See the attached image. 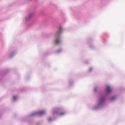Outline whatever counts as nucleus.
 Segmentation results:
<instances>
[{
    "mask_svg": "<svg viewBox=\"0 0 125 125\" xmlns=\"http://www.w3.org/2000/svg\"><path fill=\"white\" fill-rule=\"evenodd\" d=\"M62 30L61 28H60L59 29V31L57 32L56 34V39L55 40V42L56 44H58L60 42V41L59 39L60 35L61 34V31Z\"/></svg>",
    "mask_w": 125,
    "mask_h": 125,
    "instance_id": "obj_1",
    "label": "nucleus"
},
{
    "mask_svg": "<svg viewBox=\"0 0 125 125\" xmlns=\"http://www.w3.org/2000/svg\"><path fill=\"white\" fill-rule=\"evenodd\" d=\"M45 112L44 111H42L39 113L35 112L31 114V115L32 116L36 115H41L45 114Z\"/></svg>",
    "mask_w": 125,
    "mask_h": 125,
    "instance_id": "obj_2",
    "label": "nucleus"
},
{
    "mask_svg": "<svg viewBox=\"0 0 125 125\" xmlns=\"http://www.w3.org/2000/svg\"><path fill=\"white\" fill-rule=\"evenodd\" d=\"M106 91L107 93H108L112 91V89L109 86L107 85L106 86Z\"/></svg>",
    "mask_w": 125,
    "mask_h": 125,
    "instance_id": "obj_3",
    "label": "nucleus"
},
{
    "mask_svg": "<svg viewBox=\"0 0 125 125\" xmlns=\"http://www.w3.org/2000/svg\"><path fill=\"white\" fill-rule=\"evenodd\" d=\"M32 16V14L30 15L28 17H27L26 18V20H28Z\"/></svg>",
    "mask_w": 125,
    "mask_h": 125,
    "instance_id": "obj_4",
    "label": "nucleus"
},
{
    "mask_svg": "<svg viewBox=\"0 0 125 125\" xmlns=\"http://www.w3.org/2000/svg\"><path fill=\"white\" fill-rule=\"evenodd\" d=\"M104 100V98H102L100 100V103H102L103 102Z\"/></svg>",
    "mask_w": 125,
    "mask_h": 125,
    "instance_id": "obj_5",
    "label": "nucleus"
},
{
    "mask_svg": "<svg viewBox=\"0 0 125 125\" xmlns=\"http://www.w3.org/2000/svg\"><path fill=\"white\" fill-rule=\"evenodd\" d=\"M65 114V112H62L60 113L59 115H64Z\"/></svg>",
    "mask_w": 125,
    "mask_h": 125,
    "instance_id": "obj_6",
    "label": "nucleus"
},
{
    "mask_svg": "<svg viewBox=\"0 0 125 125\" xmlns=\"http://www.w3.org/2000/svg\"><path fill=\"white\" fill-rule=\"evenodd\" d=\"M16 98L17 97L15 96H13V99L14 100H15Z\"/></svg>",
    "mask_w": 125,
    "mask_h": 125,
    "instance_id": "obj_7",
    "label": "nucleus"
},
{
    "mask_svg": "<svg viewBox=\"0 0 125 125\" xmlns=\"http://www.w3.org/2000/svg\"><path fill=\"white\" fill-rule=\"evenodd\" d=\"M92 69V68L91 67L89 69V71L90 72Z\"/></svg>",
    "mask_w": 125,
    "mask_h": 125,
    "instance_id": "obj_8",
    "label": "nucleus"
},
{
    "mask_svg": "<svg viewBox=\"0 0 125 125\" xmlns=\"http://www.w3.org/2000/svg\"><path fill=\"white\" fill-rule=\"evenodd\" d=\"M49 121H50L51 120V118H49Z\"/></svg>",
    "mask_w": 125,
    "mask_h": 125,
    "instance_id": "obj_9",
    "label": "nucleus"
},
{
    "mask_svg": "<svg viewBox=\"0 0 125 125\" xmlns=\"http://www.w3.org/2000/svg\"><path fill=\"white\" fill-rule=\"evenodd\" d=\"M96 88H95L94 89V90L95 91H96Z\"/></svg>",
    "mask_w": 125,
    "mask_h": 125,
    "instance_id": "obj_10",
    "label": "nucleus"
},
{
    "mask_svg": "<svg viewBox=\"0 0 125 125\" xmlns=\"http://www.w3.org/2000/svg\"><path fill=\"white\" fill-rule=\"evenodd\" d=\"M114 99V97H113L112 98V100H113Z\"/></svg>",
    "mask_w": 125,
    "mask_h": 125,
    "instance_id": "obj_11",
    "label": "nucleus"
}]
</instances>
